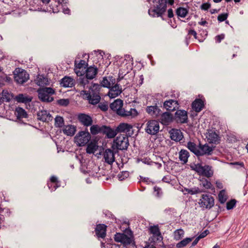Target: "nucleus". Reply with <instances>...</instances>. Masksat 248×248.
Listing matches in <instances>:
<instances>
[{"mask_svg": "<svg viewBox=\"0 0 248 248\" xmlns=\"http://www.w3.org/2000/svg\"><path fill=\"white\" fill-rule=\"evenodd\" d=\"M109 89V91L108 93V95L112 98H115L118 96L122 92V90L120 88V86L117 83H116V82Z\"/></svg>", "mask_w": 248, "mask_h": 248, "instance_id": "obj_14", "label": "nucleus"}, {"mask_svg": "<svg viewBox=\"0 0 248 248\" xmlns=\"http://www.w3.org/2000/svg\"><path fill=\"white\" fill-rule=\"evenodd\" d=\"M38 119L44 122H48L52 120L51 115L46 110L39 111L37 113Z\"/></svg>", "mask_w": 248, "mask_h": 248, "instance_id": "obj_26", "label": "nucleus"}, {"mask_svg": "<svg viewBox=\"0 0 248 248\" xmlns=\"http://www.w3.org/2000/svg\"><path fill=\"white\" fill-rule=\"evenodd\" d=\"M107 226L103 224H100L96 226L95 231L98 237L104 238L106 235Z\"/></svg>", "mask_w": 248, "mask_h": 248, "instance_id": "obj_22", "label": "nucleus"}, {"mask_svg": "<svg viewBox=\"0 0 248 248\" xmlns=\"http://www.w3.org/2000/svg\"><path fill=\"white\" fill-rule=\"evenodd\" d=\"M57 104L62 107H66L69 104V100L68 99H61L58 100Z\"/></svg>", "mask_w": 248, "mask_h": 248, "instance_id": "obj_51", "label": "nucleus"}, {"mask_svg": "<svg viewBox=\"0 0 248 248\" xmlns=\"http://www.w3.org/2000/svg\"><path fill=\"white\" fill-rule=\"evenodd\" d=\"M228 14L227 13H223L218 15L217 20L219 22L225 21L228 17Z\"/></svg>", "mask_w": 248, "mask_h": 248, "instance_id": "obj_56", "label": "nucleus"}, {"mask_svg": "<svg viewBox=\"0 0 248 248\" xmlns=\"http://www.w3.org/2000/svg\"><path fill=\"white\" fill-rule=\"evenodd\" d=\"M172 115L169 112L163 113L160 116V120L162 124H168L172 121Z\"/></svg>", "mask_w": 248, "mask_h": 248, "instance_id": "obj_30", "label": "nucleus"}, {"mask_svg": "<svg viewBox=\"0 0 248 248\" xmlns=\"http://www.w3.org/2000/svg\"><path fill=\"white\" fill-rule=\"evenodd\" d=\"M232 164L234 165H238L240 167H244V163L242 162H235L232 163Z\"/></svg>", "mask_w": 248, "mask_h": 248, "instance_id": "obj_64", "label": "nucleus"}, {"mask_svg": "<svg viewBox=\"0 0 248 248\" xmlns=\"http://www.w3.org/2000/svg\"><path fill=\"white\" fill-rule=\"evenodd\" d=\"M64 119L62 117L57 116L55 118V125L56 127L61 128L64 126Z\"/></svg>", "mask_w": 248, "mask_h": 248, "instance_id": "obj_44", "label": "nucleus"}, {"mask_svg": "<svg viewBox=\"0 0 248 248\" xmlns=\"http://www.w3.org/2000/svg\"><path fill=\"white\" fill-rule=\"evenodd\" d=\"M102 133L105 134L108 138L111 139L114 138L117 134L116 129L115 130L109 126L103 125Z\"/></svg>", "mask_w": 248, "mask_h": 248, "instance_id": "obj_24", "label": "nucleus"}, {"mask_svg": "<svg viewBox=\"0 0 248 248\" xmlns=\"http://www.w3.org/2000/svg\"><path fill=\"white\" fill-rule=\"evenodd\" d=\"M146 125L145 131L149 135H155L159 130V124L156 120H150L147 122Z\"/></svg>", "mask_w": 248, "mask_h": 248, "instance_id": "obj_8", "label": "nucleus"}, {"mask_svg": "<svg viewBox=\"0 0 248 248\" xmlns=\"http://www.w3.org/2000/svg\"><path fill=\"white\" fill-rule=\"evenodd\" d=\"M146 111L151 115L157 116L160 114L161 110L156 106H151L147 107Z\"/></svg>", "mask_w": 248, "mask_h": 248, "instance_id": "obj_32", "label": "nucleus"}, {"mask_svg": "<svg viewBox=\"0 0 248 248\" xmlns=\"http://www.w3.org/2000/svg\"><path fill=\"white\" fill-rule=\"evenodd\" d=\"M175 119L177 123L184 124L187 122V113L184 110H178L175 113Z\"/></svg>", "mask_w": 248, "mask_h": 248, "instance_id": "obj_12", "label": "nucleus"}, {"mask_svg": "<svg viewBox=\"0 0 248 248\" xmlns=\"http://www.w3.org/2000/svg\"><path fill=\"white\" fill-rule=\"evenodd\" d=\"M189 156V153L186 150L182 149L179 152V158L184 164L187 162Z\"/></svg>", "mask_w": 248, "mask_h": 248, "instance_id": "obj_31", "label": "nucleus"}, {"mask_svg": "<svg viewBox=\"0 0 248 248\" xmlns=\"http://www.w3.org/2000/svg\"><path fill=\"white\" fill-rule=\"evenodd\" d=\"M39 99L44 102H51L54 98L51 96L55 93L54 90L50 87L39 88L37 91Z\"/></svg>", "mask_w": 248, "mask_h": 248, "instance_id": "obj_2", "label": "nucleus"}, {"mask_svg": "<svg viewBox=\"0 0 248 248\" xmlns=\"http://www.w3.org/2000/svg\"><path fill=\"white\" fill-rule=\"evenodd\" d=\"M91 138L88 131H80L75 137V142L79 146H83L89 142Z\"/></svg>", "mask_w": 248, "mask_h": 248, "instance_id": "obj_6", "label": "nucleus"}, {"mask_svg": "<svg viewBox=\"0 0 248 248\" xmlns=\"http://www.w3.org/2000/svg\"><path fill=\"white\" fill-rule=\"evenodd\" d=\"M170 138L175 141H179L182 140L184 136L182 132L179 129H172L170 131Z\"/></svg>", "mask_w": 248, "mask_h": 248, "instance_id": "obj_19", "label": "nucleus"}, {"mask_svg": "<svg viewBox=\"0 0 248 248\" xmlns=\"http://www.w3.org/2000/svg\"><path fill=\"white\" fill-rule=\"evenodd\" d=\"M50 182L51 183H48L47 185L49 189L52 190H55L58 187L57 186V183H58V179L55 176H52L50 178Z\"/></svg>", "mask_w": 248, "mask_h": 248, "instance_id": "obj_38", "label": "nucleus"}, {"mask_svg": "<svg viewBox=\"0 0 248 248\" xmlns=\"http://www.w3.org/2000/svg\"><path fill=\"white\" fill-rule=\"evenodd\" d=\"M201 207L206 209H210L214 205L213 197L208 194H203L199 202Z\"/></svg>", "mask_w": 248, "mask_h": 248, "instance_id": "obj_7", "label": "nucleus"}, {"mask_svg": "<svg viewBox=\"0 0 248 248\" xmlns=\"http://www.w3.org/2000/svg\"><path fill=\"white\" fill-rule=\"evenodd\" d=\"M132 128V126L126 123H121L117 127L116 131L118 133L129 132Z\"/></svg>", "mask_w": 248, "mask_h": 248, "instance_id": "obj_27", "label": "nucleus"}, {"mask_svg": "<svg viewBox=\"0 0 248 248\" xmlns=\"http://www.w3.org/2000/svg\"><path fill=\"white\" fill-rule=\"evenodd\" d=\"M192 169L196 171L199 175L205 176L207 178L211 177L214 174L212 167L209 165L202 166L201 164H195Z\"/></svg>", "mask_w": 248, "mask_h": 248, "instance_id": "obj_4", "label": "nucleus"}, {"mask_svg": "<svg viewBox=\"0 0 248 248\" xmlns=\"http://www.w3.org/2000/svg\"><path fill=\"white\" fill-rule=\"evenodd\" d=\"M103 158L105 162L111 165L115 161V154L110 149H107L103 153Z\"/></svg>", "mask_w": 248, "mask_h": 248, "instance_id": "obj_13", "label": "nucleus"}, {"mask_svg": "<svg viewBox=\"0 0 248 248\" xmlns=\"http://www.w3.org/2000/svg\"><path fill=\"white\" fill-rule=\"evenodd\" d=\"M129 176V172L127 171H122L118 175V177L120 181H123L125 178H127Z\"/></svg>", "mask_w": 248, "mask_h": 248, "instance_id": "obj_54", "label": "nucleus"}, {"mask_svg": "<svg viewBox=\"0 0 248 248\" xmlns=\"http://www.w3.org/2000/svg\"><path fill=\"white\" fill-rule=\"evenodd\" d=\"M129 145L128 138L126 134H120L113 141L112 147H115L117 150H127Z\"/></svg>", "mask_w": 248, "mask_h": 248, "instance_id": "obj_3", "label": "nucleus"}, {"mask_svg": "<svg viewBox=\"0 0 248 248\" xmlns=\"http://www.w3.org/2000/svg\"><path fill=\"white\" fill-rule=\"evenodd\" d=\"M123 102L122 100L117 99L110 104V108L116 112L118 115L123 109Z\"/></svg>", "mask_w": 248, "mask_h": 248, "instance_id": "obj_15", "label": "nucleus"}, {"mask_svg": "<svg viewBox=\"0 0 248 248\" xmlns=\"http://www.w3.org/2000/svg\"><path fill=\"white\" fill-rule=\"evenodd\" d=\"M206 137L211 143H216L218 140V135L215 132L211 130L207 134Z\"/></svg>", "mask_w": 248, "mask_h": 248, "instance_id": "obj_36", "label": "nucleus"}, {"mask_svg": "<svg viewBox=\"0 0 248 248\" xmlns=\"http://www.w3.org/2000/svg\"><path fill=\"white\" fill-rule=\"evenodd\" d=\"M236 200L234 199L231 200L226 203V208L227 210H231L233 208L236 204Z\"/></svg>", "mask_w": 248, "mask_h": 248, "instance_id": "obj_53", "label": "nucleus"}, {"mask_svg": "<svg viewBox=\"0 0 248 248\" xmlns=\"http://www.w3.org/2000/svg\"><path fill=\"white\" fill-rule=\"evenodd\" d=\"M116 82V79L112 76L104 77L101 84L104 87L110 88Z\"/></svg>", "mask_w": 248, "mask_h": 248, "instance_id": "obj_20", "label": "nucleus"}, {"mask_svg": "<svg viewBox=\"0 0 248 248\" xmlns=\"http://www.w3.org/2000/svg\"><path fill=\"white\" fill-rule=\"evenodd\" d=\"M200 238L198 236L192 242L191 246L194 247L196 246L200 240Z\"/></svg>", "mask_w": 248, "mask_h": 248, "instance_id": "obj_63", "label": "nucleus"}, {"mask_svg": "<svg viewBox=\"0 0 248 248\" xmlns=\"http://www.w3.org/2000/svg\"><path fill=\"white\" fill-rule=\"evenodd\" d=\"M103 87L101 85L98 84H92L91 83V85L90 87L89 90L88 91V92H93L94 93H97L99 94V91L101 88Z\"/></svg>", "mask_w": 248, "mask_h": 248, "instance_id": "obj_43", "label": "nucleus"}, {"mask_svg": "<svg viewBox=\"0 0 248 248\" xmlns=\"http://www.w3.org/2000/svg\"><path fill=\"white\" fill-rule=\"evenodd\" d=\"M60 84L63 87H72L75 85V81L70 77L65 76L61 79Z\"/></svg>", "mask_w": 248, "mask_h": 248, "instance_id": "obj_21", "label": "nucleus"}, {"mask_svg": "<svg viewBox=\"0 0 248 248\" xmlns=\"http://www.w3.org/2000/svg\"><path fill=\"white\" fill-rule=\"evenodd\" d=\"M225 35L223 34L218 35L215 37L216 42L217 43H220L223 39H224Z\"/></svg>", "mask_w": 248, "mask_h": 248, "instance_id": "obj_58", "label": "nucleus"}, {"mask_svg": "<svg viewBox=\"0 0 248 248\" xmlns=\"http://www.w3.org/2000/svg\"><path fill=\"white\" fill-rule=\"evenodd\" d=\"M98 149V145L95 143L91 142L88 144L86 152L88 154H94Z\"/></svg>", "mask_w": 248, "mask_h": 248, "instance_id": "obj_40", "label": "nucleus"}, {"mask_svg": "<svg viewBox=\"0 0 248 248\" xmlns=\"http://www.w3.org/2000/svg\"><path fill=\"white\" fill-rule=\"evenodd\" d=\"M89 79L86 77H79L77 80V86L84 89H89L91 84L89 81Z\"/></svg>", "mask_w": 248, "mask_h": 248, "instance_id": "obj_16", "label": "nucleus"}, {"mask_svg": "<svg viewBox=\"0 0 248 248\" xmlns=\"http://www.w3.org/2000/svg\"><path fill=\"white\" fill-rule=\"evenodd\" d=\"M16 115L17 118H27L28 114L26 111L22 108L18 107L16 109Z\"/></svg>", "mask_w": 248, "mask_h": 248, "instance_id": "obj_39", "label": "nucleus"}, {"mask_svg": "<svg viewBox=\"0 0 248 248\" xmlns=\"http://www.w3.org/2000/svg\"><path fill=\"white\" fill-rule=\"evenodd\" d=\"M184 235V231L181 229H177L174 232V238L176 240H180Z\"/></svg>", "mask_w": 248, "mask_h": 248, "instance_id": "obj_46", "label": "nucleus"}, {"mask_svg": "<svg viewBox=\"0 0 248 248\" xmlns=\"http://www.w3.org/2000/svg\"><path fill=\"white\" fill-rule=\"evenodd\" d=\"M80 94L85 95V97L89 103L92 105L98 104L101 99L99 94L93 92H88L84 90L81 91Z\"/></svg>", "mask_w": 248, "mask_h": 248, "instance_id": "obj_10", "label": "nucleus"}, {"mask_svg": "<svg viewBox=\"0 0 248 248\" xmlns=\"http://www.w3.org/2000/svg\"><path fill=\"white\" fill-rule=\"evenodd\" d=\"M200 154H198V156H202L204 155H211L213 152V148L209 146L207 144L204 145H201L200 144Z\"/></svg>", "mask_w": 248, "mask_h": 248, "instance_id": "obj_25", "label": "nucleus"}, {"mask_svg": "<svg viewBox=\"0 0 248 248\" xmlns=\"http://www.w3.org/2000/svg\"><path fill=\"white\" fill-rule=\"evenodd\" d=\"M153 8L148 10L149 15L153 17H162L167 10V0H154Z\"/></svg>", "mask_w": 248, "mask_h": 248, "instance_id": "obj_1", "label": "nucleus"}, {"mask_svg": "<svg viewBox=\"0 0 248 248\" xmlns=\"http://www.w3.org/2000/svg\"><path fill=\"white\" fill-rule=\"evenodd\" d=\"M114 240L124 245H129L133 241V235L131 231L129 232L128 235L124 233H116L114 237Z\"/></svg>", "mask_w": 248, "mask_h": 248, "instance_id": "obj_9", "label": "nucleus"}, {"mask_svg": "<svg viewBox=\"0 0 248 248\" xmlns=\"http://www.w3.org/2000/svg\"><path fill=\"white\" fill-rule=\"evenodd\" d=\"M14 75L15 80L19 84L26 82L29 78V75L27 72L20 68H16L15 70Z\"/></svg>", "mask_w": 248, "mask_h": 248, "instance_id": "obj_5", "label": "nucleus"}, {"mask_svg": "<svg viewBox=\"0 0 248 248\" xmlns=\"http://www.w3.org/2000/svg\"><path fill=\"white\" fill-rule=\"evenodd\" d=\"M98 73V69L94 66H90L86 70V75L87 78L93 79L95 78Z\"/></svg>", "mask_w": 248, "mask_h": 248, "instance_id": "obj_23", "label": "nucleus"}, {"mask_svg": "<svg viewBox=\"0 0 248 248\" xmlns=\"http://www.w3.org/2000/svg\"><path fill=\"white\" fill-rule=\"evenodd\" d=\"M79 122L84 126H91L93 123L92 118L89 115L84 113H80L78 116Z\"/></svg>", "mask_w": 248, "mask_h": 248, "instance_id": "obj_11", "label": "nucleus"}, {"mask_svg": "<svg viewBox=\"0 0 248 248\" xmlns=\"http://www.w3.org/2000/svg\"><path fill=\"white\" fill-rule=\"evenodd\" d=\"M138 114V112L135 108H131L129 110L123 108L119 115L124 118H132L137 116Z\"/></svg>", "mask_w": 248, "mask_h": 248, "instance_id": "obj_17", "label": "nucleus"}, {"mask_svg": "<svg viewBox=\"0 0 248 248\" xmlns=\"http://www.w3.org/2000/svg\"><path fill=\"white\" fill-rule=\"evenodd\" d=\"M90 131L92 135H95L98 133H102L103 125L101 126L97 124L92 125L90 127Z\"/></svg>", "mask_w": 248, "mask_h": 248, "instance_id": "obj_37", "label": "nucleus"}, {"mask_svg": "<svg viewBox=\"0 0 248 248\" xmlns=\"http://www.w3.org/2000/svg\"><path fill=\"white\" fill-rule=\"evenodd\" d=\"M186 147L191 152L198 156V154H200L199 149L195 143L189 141L187 143Z\"/></svg>", "mask_w": 248, "mask_h": 248, "instance_id": "obj_35", "label": "nucleus"}, {"mask_svg": "<svg viewBox=\"0 0 248 248\" xmlns=\"http://www.w3.org/2000/svg\"><path fill=\"white\" fill-rule=\"evenodd\" d=\"M218 200L221 203H224L227 200V197L225 195V191L222 190L218 194Z\"/></svg>", "mask_w": 248, "mask_h": 248, "instance_id": "obj_48", "label": "nucleus"}, {"mask_svg": "<svg viewBox=\"0 0 248 248\" xmlns=\"http://www.w3.org/2000/svg\"><path fill=\"white\" fill-rule=\"evenodd\" d=\"M16 100L19 103H27L31 102L32 98L28 95L19 94L16 97Z\"/></svg>", "mask_w": 248, "mask_h": 248, "instance_id": "obj_34", "label": "nucleus"}, {"mask_svg": "<svg viewBox=\"0 0 248 248\" xmlns=\"http://www.w3.org/2000/svg\"><path fill=\"white\" fill-rule=\"evenodd\" d=\"M86 62L84 60H80L79 61H75V68L77 69H80L85 65Z\"/></svg>", "mask_w": 248, "mask_h": 248, "instance_id": "obj_50", "label": "nucleus"}, {"mask_svg": "<svg viewBox=\"0 0 248 248\" xmlns=\"http://www.w3.org/2000/svg\"><path fill=\"white\" fill-rule=\"evenodd\" d=\"M193 239V238L187 237L184 239L176 244L177 248H183L186 247L189 243H190Z\"/></svg>", "mask_w": 248, "mask_h": 248, "instance_id": "obj_41", "label": "nucleus"}, {"mask_svg": "<svg viewBox=\"0 0 248 248\" xmlns=\"http://www.w3.org/2000/svg\"><path fill=\"white\" fill-rule=\"evenodd\" d=\"M208 231L207 230H205L203 232H202V233H201L199 236L198 237L200 238V239H201V238H204V237H205L207 234H208Z\"/></svg>", "mask_w": 248, "mask_h": 248, "instance_id": "obj_60", "label": "nucleus"}, {"mask_svg": "<svg viewBox=\"0 0 248 248\" xmlns=\"http://www.w3.org/2000/svg\"><path fill=\"white\" fill-rule=\"evenodd\" d=\"M200 185L206 189H210L212 186L211 182L206 179L202 181V182Z\"/></svg>", "mask_w": 248, "mask_h": 248, "instance_id": "obj_52", "label": "nucleus"}, {"mask_svg": "<svg viewBox=\"0 0 248 248\" xmlns=\"http://www.w3.org/2000/svg\"><path fill=\"white\" fill-rule=\"evenodd\" d=\"M98 108L102 111H106L108 109V105L107 103H100L98 105Z\"/></svg>", "mask_w": 248, "mask_h": 248, "instance_id": "obj_55", "label": "nucleus"}, {"mask_svg": "<svg viewBox=\"0 0 248 248\" xmlns=\"http://www.w3.org/2000/svg\"><path fill=\"white\" fill-rule=\"evenodd\" d=\"M36 83L39 86H44L49 84V81L44 75H39L35 79Z\"/></svg>", "mask_w": 248, "mask_h": 248, "instance_id": "obj_28", "label": "nucleus"}, {"mask_svg": "<svg viewBox=\"0 0 248 248\" xmlns=\"http://www.w3.org/2000/svg\"><path fill=\"white\" fill-rule=\"evenodd\" d=\"M76 131V128L73 125H67L64 126L62 129L63 133L67 136H73Z\"/></svg>", "mask_w": 248, "mask_h": 248, "instance_id": "obj_33", "label": "nucleus"}, {"mask_svg": "<svg viewBox=\"0 0 248 248\" xmlns=\"http://www.w3.org/2000/svg\"><path fill=\"white\" fill-rule=\"evenodd\" d=\"M163 106L167 110L173 111L178 108V103L176 100L170 99L165 101Z\"/></svg>", "mask_w": 248, "mask_h": 248, "instance_id": "obj_18", "label": "nucleus"}, {"mask_svg": "<svg viewBox=\"0 0 248 248\" xmlns=\"http://www.w3.org/2000/svg\"><path fill=\"white\" fill-rule=\"evenodd\" d=\"M150 231L151 233H152L154 236H157L161 237V234L159 231V229L157 226H152L150 227Z\"/></svg>", "mask_w": 248, "mask_h": 248, "instance_id": "obj_47", "label": "nucleus"}, {"mask_svg": "<svg viewBox=\"0 0 248 248\" xmlns=\"http://www.w3.org/2000/svg\"><path fill=\"white\" fill-rule=\"evenodd\" d=\"M188 34L193 35L195 39L197 38V32L194 30H190L188 31Z\"/></svg>", "mask_w": 248, "mask_h": 248, "instance_id": "obj_59", "label": "nucleus"}, {"mask_svg": "<svg viewBox=\"0 0 248 248\" xmlns=\"http://www.w3.org/2000/svg\"><path fill=\"white\" fill-rule=\"evenodd\" d=\"M154 191L155 192H156V195L159 196V192L161 191V189L160 188L157 186H155L154 188Z\"/></svg>", "mask_w": 248, "mask_h": 248, "instance_id": "obj_62", "label": "nucleus"}, {"mask_svg": "<svg viewBox=\"0 0 248 248\" xmlns=\"http://www.w3.org/2000/svg\"><path fill=\"white\" fill-rule=\"evenodd\" d=\"M168 16L169 18H171L173 16V13L172 9H169L168 11Z\"/></svg>", "mask_w": 248, "mask_h": 248, "instance_id": "obj_61", "label": "nucleus"}, {"mask_svg": "<svg viewBox=\"0 0 248 248\" xmlns=\"http://www.w3.org/2000/svg\"><path fill=\"white\" fill-rule=\"evenodd\" d=\"M211 7V4L210 3H208V2H206V3H203L202 4V5L201 6V9L202 10H207L208 9H209Z\"/></svg>", "mask_w": 248, "mask_h": 248, "instance_id": "obj_57", "label": "nucleus"}, {"mask_svg": "<svg viewBox=\"0 0 248 248\" xmlns=\"http://www.w3.org/2000/svg\"><path fill=\"white\" fill-rule=\"evenodd\" d=\"M204 107L203 102L200 99H196L192 103V108L197 112H199L202 110Z\"/></svg>", "mask_w": 248, "mask_h": 248, "instance_id": "obj_29", "label": "nucleus"}, {"mask_svg": "<svg viewBox=\"0 0 248 248\" xmlns=\"http://www.w3.org/2000/svg\"><path fill=\"white\" fill-rule=\"evenodd\" d=\"M1 98L3 101L9 102L11 100L10 94L7 91H3Z\"/></svg>", "mask_w": 248, "mask_h": 248, "instance_id": "obj_49", "label": "nucleus"}, {"mask_svg": "<svg viewBox=\"0 0 248 248\" xmlns=\"http://www.w3.org/2000/svg\"><path fill=\"white\" fill-rule=\"evenodd\" d=\"M184 191L186 192L187 193L191 195H194L203 192L202 190H201L199 187H194L191 188H185Z\"/></svg>", "mask_w": 248, "mask_h": 248, "instance_id": "obj_42", "label": "nucleus"}, {"mask_svg": "<svg viewBox=\"0 0 248 248\" xmlns=\"http://www.w3.org/2000/svg\"><path fill=\"white\" fill-rule=\"evenodd\" d=\"M176 13L178 16L185 17L188 14V10L185 8L179 7L177 9Z\"/></svg>", "mask_w": 248, "mask_h": 248, "instance_id": "obj_45", "label": "nucleus"}]
</instances>
